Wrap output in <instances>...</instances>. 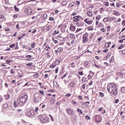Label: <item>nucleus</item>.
Segmentation results:
<instances>
[{"label": "nucleus", "instance_id": "1", "mask_svg": "<svg viewBox=\"0 0 125 125\" xmlns=\"http://www.w3.org/2000/svg\"><path fill=\"white\" fill-rule=\"evenodd\" d=\"M27 101H28V95L22 94L18 99V106H23Z\"/></svg>", "mask_w": 125, "mask_h": 125}, {"label": "nucleus", "instance_id": "2", "mask_svg": "<svg viewBox=\"0 0 125 125\" xmlns=\"http://www.w3.org/2000/svg\"><path fill=\"white\" fill-rule=\"evenodd\" d=\"M107 89L109 93H111V94H113V95H118L117 85H116L115 84H114L113 83H110V84H108L107 87Z\"/></svg>", "mask_w": 125, "mask_h": 125}, {"label": "nucleus", "instance_id": "3", "mask_svg": "<svg viewBox=\"0 0 125 125\" xmlns=\"http://www.w3.org/2000/svg\"><path fill=\"white\" fill-rule=\"evenodd\" d=\"M26 115L27 117H29L30 118L33 117V116H35V110H31L29 112H26Z\"/></svg>", "mask_w": 125, "mask_h": 125}, {"label": "nucleus", "instance_id": "4", "mask_svg": "<svg viewBox=\"0 0 125 125\" xmlns=\"http://www.w3.org/2000/svg\"><path fill=\"white\" fill-rule=\"evenodd\" d=\"M94 120L96 123H99L102 121V117L100 115H97L95 116Z\"/></svg>", "mask_w": 125, "mask_h": 125}, {"label": "nucleus", "instance_id": "5", "mask_svg": "<svg viewBox=\"0 0 125 125\" xmlns=\"http://www.w3.org/2000/svg\"><path fill=\"white\" fill-rule=\"evenodd\" d=\"M25 13L28 15H32L33 14V11L31 9V8H27L25 10Z\"/></svg>", "mask_w": 125, "mask_h": 125}, {"label": "nucleus", "instance_id": "6", "mask_svg": "<svg viewBox=\"0 0 125 125\" xmlns=\"http://www.w3.org/2000/svg\"><path fill=\"white\" fill-rule=\"evenodd\" d=\"M84 22H85V23H86V24H87L88 25H91V24H92V22H93V21L89 19H85L84 20Z\"/></svg>", "mask_w": 125, "mask_h": 125}, {"label": "nucleus", "instance_id": "7", "mask_svg": "<svg viewBox=\"0 0 125 125\" xmlns=\"http://www.w3.org/2000/svg\"><path fill=\"white\" fill-rule=\"evenodd\" d=\"M117 76H119V75H121L122 77L125 78V69H122L121 70V73L118 72L116 74Z\"/></svg>", "mask_w": 125, "mask_h": 125}, {"label": "nucleus", "instance_id": "8", "mask_svg": "<svg viewBox=\"0 0 125 125\" xmlns=\"http://www.w3.org/2000/svg\"><path fill=\"white\" fill-rule=\"evenodd\" d=\"M41 122L44 124H46V123H48V122H49V118H48V117L43 118V119Z\"/></svg>", "mask_w": 125, "mask_h": 125}, {"label": "nucleus", "instance_id": "9", "mask_svg": "<svg viewBox=\"0 0 125 125\" xmlns=\"http://www.w3.org/2000/svg\"><path fill=\"white\" fill-rule=\"evenodd\" d=\"M66 112L67 114H69V115H70L71 116H73V115H74V111L70 108H67L66 109Z\"/></svg>", "mask_w": 125, "mask_h": 125}, {"label": "nucleus", "instance_id": "10", "mask_svg": "<svg viewBox=\"0 0 125 125\" xmlns=\"http://www.w3.org/2000/svg\"><path fill=\"white\" fill-rule=\"evenodd\" d=\"M83 43H85L87 42H88V38L86 37V36H85V35H83Z\"/></svg>", "mask_w": 125, "mask_h": 125}, {"label": "nucleus", "instance_id": "11", "mask_svg": "<svg viewBox=\"0 0 125 125\" xmlns=\"http://www.w3.org/2000/svg\"><path fill=\"white\" fill-rule=\"evenodd\" d=\"M59 41H61V42L64 41V40H68V38L66 37L65 38L62 37V36H61V35H58L57 37Z\"/></svg>", "mask_w": 125, "mask_h": 125}, {"label": "nucleus", "instance_id": "12", "mask_svg": "<svg viewBox=\"0 0 125 125\" xmlns=\"http://www.w3.org/2000/svg\"><path fill=\"white\" fill-rule=\"evenodd\" d=\"M59 34V30L56 29L54 30V32L52 33L53 36H56V35H58Z\"/></svg>", "mask_w": 125, "mask_h": 125}, {"label": "nucleus", "instance_id": "13", "mask_svg": "<svg viewBox=\"0 0 125 125\" xmlns=\"http://www.w3.org/2000/svg\"><path fill=\"white\" fill-rule=\"evenodd\" d=\"M70 30V31H72L73 32L75 31L76 30V26L74 25H71Z\"/></svg>", "mask_w": 125, "mask_h": 125}, {"label": "nucleus", "instance_id": "14", "mask_svg": "<svg viewBox=\"0 0 125 125\" xmlns=\"http://www.w3.org/2000/svg\"><path fill=\"white\" fill-rule=\"evenodd\" d=\"M67 3L68 2L67 1H63L62 2L61 5H62V6H65L67 5Z\"/></svg>", "mask_w": 125, "mask_h": 125}, {"label": "nucleus", "instance_id": "15", "mask_svg": "<svg viewBox=\"0 0 125 125\" xmlns=\"http://www.w3.org/2000/svg\"><path fill=\"white\" fill-rule=\"evenodd\" d=\"M75 5V2H71V3H70L68 5V8H69V7H73V6H74Z\"/></svg>", "mask_w": 125, "mask_h": 125}, {"label": "nucleus", "instance_id": "16", "mask_svg": "<svg viewBox=\"0 0 125 125\" xmlns=\"http://www.w3.org/2000/svg\"><path fill=\"white\" fill-rule=\"evenodd\" d=\"M92 63H93L94 64V66L96 67V68H98V69H100V66L95 64V61H92Z\"/></svg>", "mask_w": 125, "mask_h": 125}, {"label": "nucleus", "instance_id": "17", "mask_svg": "<svg viewBox=\"0 0 125 125\" xmlns=\"http://www.w3.org/2000/svg\"><path fill=\"white\" fill-rule=\"evenodd\" d=\"M113 13L115 15H116V16H119L121 14H120V13H119V12H118L117 11H114Z\"/></svg>", "mask_w": 125, "mask_h": 125}, {"label": "nucleus", "instance_id": "18", "mask_svg": "<svg viewBox=\"0 0 125 125\" xmlns=\"http://www.w3.org/2000/svg\"><path fill=\"white\" fill-rule=\"evenodd\" d=\"M87 15L89 16V17H91L92 16V12L91 11H88L87 12Z\"/></svg>", "mask_w": 125, "mask_h": 125}, {"label": "nucleus", "instance_id": "19", "mask_svg": "<svg viewBox=\"0 0 125 125\" xmlns=\"http://www.w3.org/2000/svg\"><path fill=\"white\" fill-rule=\"evenodd\" d=\"M75 25H77V27H81L82 26V24L79 21L75 22Z\"/></svg>", "mask_w": 125, "mask_h": 125}, {"label": "nucleus", "instance_id": "20", "mask_svg": "<svg viewBox=\"0 0 125 125\" xmlns=\"http://www.w3.org/2000/svg\"><path fill=\"white\" fill-rule=\"evenodd\" d=\"M70 37L72 40H75V39H76V36H75V35L74 34H70Z\"/></svg>", "mask_w": 125, "mask_h": 125}, {"label": "nucleus", "instance_id": "21", "mask_svg": "<svg viewBox=\"0 0 125 125\" xmlns=\"http://www.w3.org/2000/svg\"><path fill=\"white\" fill-rule=\"evenodd\" d=\"M50 28H51V25H49L46 26V29L47 31H49V30H50Z\"/></svg>", "mask_w": 125, "mask_h": 125}, {"label": "nucleus", "instance_id": "22", "mask_svg": "<svg viewBox=\"0 0 125 125\" xmlns=\"http://www.w3.org/2000/svg\"><path fill=\"white\" fill-rule=\"evenodd\" d=\"M4 96L5 97H6L5 98L6 100H8V99L10 98V95L9 94H7V95H5Z\"/></svg>", "mask_w": 125, "mask_h": 125}, {"label": "nucleus", "instance_id": "23", "mask_svg": "<svg viewBox=\"0 0 125 125\" xmlns=\"http://www.w3.org/2000/svg\"><path fill=\"white\" fill-rule=\"evenodd\" d=\"M88 31H93V26L88 27Z\"/></svg>", "mask_w": 125, "mask_h": 125}, {"label": "nucleus", "instance_id": "24", "mask_svg": "<svg viewBox=\"0 0 125 125\" xmlns=\"http://www.w3.org/2000/svg\"><path fill=\"white\" fill-rule=\"evenodd\" d=\"M35 46H36V43L35 42H33L31 44V47H32V48H35Z\"/></svg>", "mask_w": 125, "mask_h": 125}, {"label": "nucleus", "instance_id": "25", "mask_svg": "<svg viewBox=\"0 0 125 125\" xmlns=\"http://www.w3.org/2000/svg\"><path fill=\"white\" fill-rule=\"evenodd\" d=\"M77 112H79V113H80L81 114H83V110H82V109H80V108H77Z\"/></svg>", "mask_w": 125, "mask_h": 125}, {"label": "nucleus", "instance_id": "26", "mask_svg": "<svg viewBox=\"0 0 125 125\" xmlns=\"http://www.w3.org/2000/svg\"><path fill=\"white\" fill-rule=\"evenodd\" d=\"M71 67H72V68H75V67H76V66L75 65V62H73L71 63Z\"/></svg>", "mask_w": 125, "mask_h": 125}, {"label": "nucleus", "instance_id": "27", "mask_svg": "<svg viewBox=\"0 0 125 125\" xmlns=\"http://www.w3.org/2000/svg\"><path fill=\"white\" fill-rule=\"evenodd\" d=\"M53 42H54V43H57L58 42V41L57 40H55L54 38L52 39Z\"/></svg>", "mask_w": 125, "mask_h": 125}, {"label": "nucleus", "instance_id": "28", "mask_svg": "<svg viewBox=\"0 0 125 125\" xmlns=\"http://www.w3.org/2000/svg\"><path fill=\"white\" fill-rule=\"evenodd\" d=\"M73 19H75L77 21H80V19H78L77 16L74 17Z\"/></svg>", "mask_w": 125, "mask_h": 125}, {"label": "nucleus", "instance_id": "29", "mask_svg": "<svg viewBox=\"0 0 125 125\" xmlns=\"http://www.w3.org/2000/svg\"><path fill=\"white\" fill-rule=\"evenodd\" d=\"M70 86H72V87L75 86V83L74 82H71L70 83Z\"/></svg>", "mask_w": 125, "mask_h": 125}, {"label": "nucleus", "instance_id": "30", "mask_svg": "<svg viewBox=\"0 0 125 125\" xmlns=\"http://www.w3.org/2000/svg\"><path fill=\"white\" fill-rule=\"evenodd\" d=\"M86 81V78L83 77L82 78V82H83V83H85Z\"/></svg>", "mask_w": 125, "mask_h": 125}, {"label": "nucleus", "instance_id": "31", "mask_svg": "<svg viewBox=\"0 0 125 125\" xmlns=\"http://www.w3.org/2000/svg\"><path fill=\"white\" fill-rule=\"evenodd\" d=\"M104 3L105 6H109V2H104Z\"/></svg>", "mask_w": 125, "mask_h": 125}, {"label": "nucleus", "instance_id": "32", "mask_svg": "<svg viewBox=\"0 0 125 125\" xmlns=\"http://www.w3.org/2000/svg\"><path fill=\"white\" fill-rule=\"evenodd\" d=\"M55 67H56V65L53 64H52L51 65H50V68H55Z\"/></svg>", "mask_w": 125, "mask_h": 125}, {"label": "nucleus", "instance_id": "33", "mask_svg": "<svg viewBox=\"0 0 125 125\" xmlns=\"http://www.w3.org/2000/svg\"><path fill=\"white\" fill-rule=\"evenodd\" d=\"M39 119H40L41 120V122H42L43 119V117L41 115L39 116Z\"/></svg>", "mask_w": 125, "mask_h": 125}, {"label": "nucleus", "instance_id": "34", "mask_svg": "<svg viewBox=\"0 0 125 125\" xmlns=\"http://www.w3.org/2000/svg\"><path fill=\"white\" fill-rule=\"evenodd\" d=\"M62 50H63V49H62V48H58V51H59V53H60V52H61V51H62Z\"/></svg>", "mask_w": 125, "mask_h": 125}, {"label": "nucleus", "instance_id": "35", "mask_svg": "<svg viewBox=\"0 0 125 125\" xmlns=\"http://www.w3.org/2000/svg\"><path fill=\"white\" fill-rule=\"evenodd\" d=\"M36 18H37V19H41V14H38V15L36 16Z\"/></svg>", "mask_w": 125, "mask_h": 125}, {"label": "nucleus", "instance_id": "36", "mask_svg": "<svg viewBox=\"0 0 125 125\" xmlns=\"http://www.w3.org/2000/svg\"><path fill=\"white\" fill-rule=\"evenodd\" d=\"M87 65H88V62H84V66L85 67H86V66H87Z\"/></svg>", "mask_w": 125, "mask_h": 125}, {"label": "nucleus", "instance_id": "37", "mask_svg": "<svg viewBox=\"0 0 125 125\" xmlns=\"http://www.w3.org/2000/svg\"><path fill=\"white\" fill-rule=\"evenodd\" d=\"M14 8H15V10L16 11H19V8H17V7H16V5H15Z\"/></svg>", "mask_w": 125, "mask_h": 125}, {"label": "nucleus", "instance_id": "38", "mask_svg": "<svg viewBox=\"0 0 125 125\" xmlns=\"http://www.w3.org/2000/svg\"><path fill=\"white\" fill-rule=\"evenodd\" d=\"M123 47L124 44H121V46L118 47V49H122V48H123Z\"/></svg>", "mask_w": 125, "mask_h": 125}, {"label": "nucleus", "instance_id": "39", "mask_svg": "<svg viewBox=\"0 0 125 125\" xmlns=\"http://www.w3.org/2000/svg\"><path fill=\"white\" fill-rule=\"evenodd\" d=\"M85 119L86 120H90V117L88 116V115H86L85 116Z\"/></svg>", "mask_w": 125, "mask_h": 125}, {"label": "nucleus", "instance_id": "40", "mask_svg": "<svg viewBox=\"0 0 125 125\" xmlns=\"http://www.w3.org/2000/svg\"><path fill=\"white\" fill-rule=\"evenodd\" d=\"M8 107V104H3V108H7Z\"/></svg>", "mask_w": 125, "mask_h": 125}, {"label": "nucleus", "instance_id": "41", "mask_svg": "<svg viewBox=\"0 0 125 125\" xmlns=\"http://www.w3.org/2000/svg\"><path fill=\"white\" fill-rule=\"evenodd\" d=\"M100 95L101 97H104V94L102 92H100Z\"/></svg>", "mask_w": 125, "mask_h": 125}, {"label": "nucleus", "instance_id": "42", "mask_svg": "<svg viewBox=\"0 0 125 125\" xmlns=\"http://www.w3.org/2000/svg\"><path fill=\"white\" fill-rule=\"evenodd\" d=\"M21 0H19V1H18V5H21V4H22V3H23V2H20V1H21Z\"/></svg>", "mask_w": 125, "mask_h": 125}, {"label": "nucleus", "instance_id": "43", "mask_svg": "<svg viewBox=\"0 0 125 125\" xmlns=\"http://www.w3.org/2000/svg\"><path fill=\"white\" fill-rule=\"evenodd\" d=\"M59 70V68L58 67H56L55 69V73L57 74L58 73V70Z\"/></svg>", "mask_w": 125, "mask_h": 125}, {"label": "nucleus", "instance_id": "44", "mask_svg": "<svg viewBox=\"0 0 125 125\" xmlns=\"http://www.w3.org/2000/svg\"><path fill=\"white\" fill-rule=\"evenodd\" d=\"M26 58H32V56L30 55H28L25 56Z\"/></svg>", "mask_w": 125, "mask_h": 125}, {"label": "nucleus", "instance_id": "45", "mask_svg": "<svg viewBox=\"0 0 125 125\" xmlns=\"http://www.w3.org/2000/svg\"><path fill=\"white\" fill-rule=\"evenodd\" d=\"M15 46V44H11L9 46V47H11V48H13V47H14Z\"/></svg>", "mask_w": 125, "mask_h": 125}, {"label": "nucleus", "instance_id": "46", "mask_svg": "<svg viewBox=\"0 0 125 125\" xmlns=\"http://www.w3.org/2000/svg\"><path fill=\"white\" fill-rule=\"evenodd\" d=\"M33 65V62H30L26 64V66H32Z\"/></svg>", "mask_w": 125, "mask_h": 125}, {"label": "nucleus", "instance_id": "47", "mask_svg": "<svg viewBox=\"0 0 125 125\" xmlns=\"http://www.w3.org/2000/svg\"><path fill=\"white\" fill-rule=\"evenodd\" d=\"M83 106H85V107H86L88 106V105H87V104H86V103H83Z\"/></svg>", "mask_w": 125, "mask_h": 125}, {"label": "nucleus", "instance_id": "48", "mask_svg": "<svg viewBox=\"0 0 125 125\" xmlns=\"http://www.w3.org/2000/svg\"><path fill=\"white\" fill-rule=\"evenodd\" d=\"M104 22H108V19L106 18H104L103 20Z\"/></svg>", "mask_w": 125, "mask_h": 125}, {"label": "nucleus", "instance_id": "49", "mask_svg": "<svg viewBox=\"0 0 125 125\" xmlns=\"http://www.w3.org/2000/svg\"><path fill=\"white\" fill-rule=\"evenodd\" d=\"M105 47H109V46H110V45H109V43H105Z\"/></svg>", "mask_w": 125, "mask_h": 125}, {"label": "nucleus", "instance_id": "50", "mask_svg": "<svg viewBox=\"0 0 125 125\" xmlns=\"http://www.w3.org/2000/svg\"><path fill=\"white\" fill-rule=\"evenodd\" d=\"M43 18H44V19H47V15L44 14V15H43Z\"/></svg>", "mask_w": 125, "mask_h": 125}, {"label": "nucleus", "instance_id": "51", "mask_svg": "<svg viewBox=\"0 0 125 125\" xmlns=\"http://www.w3.org/2000/svg\"><path fill=\"white\" fill-rule=\"evenodd\" d=\"M39 111V107H37L35 108V112H36V113H38V111Z\"/></svg>", "mask_w": 125, "mask_h": 125}, {"label": "nucleus", "instance_id": "52", "mask_svg": "<svg viewBox=\"0 0 125 125\" xmlns=\"http://www.w3.org/2000/svg\"><path fill=\"white\" fill-rule=\"evenodd\" d=\"M101 31H102V32H106V29L104 28H101Z\"/></svg>", "mask_w": 125, "mask_h": 125}, {"label": "nucleus", "instance_id": "53", "mask_svg": "<svg viewBox=\"0 0 125 125\" xmlns=\"http://www.w3.org/2000/svg\"><path fill=\"white\" fill-rule=\"evenodd\" d=\"M111 28V26H108L107 27V31H108V32H109V31H110V29Z\"/></svg>", "mask_w": 125, "mask_h": 125}, {"label": "nucleus", "instance_id": "54", "mask_svg": "<svg viewBox=\"0 0 125 125\" xmlns=\"http://www.w3.org/2000/svg\"><path fill=\"white\" fill-rule=\"evenodd\" d=\"M49 20H50V21H54V18H52V17H50L49 19Z\"/></svg>", "mask_w": 125, "mask_h": 125}, {"label": "nucleus", "instance_id": "55", "mask_svg": "<svg viewBox=\"0 0 125 125\" xmlns=\"http://www.w3.org/2000/svg\"><path fill=\"white\" fill-rule=\"evenodd\" d=\"M103 110V107H100L98 109L99 112H101Z\"/></svg>", "mask_w": 125, "mask_h": 125}, {"label": "nucleus", "instance_id": "56", "mask_svg": "<svg viewBox=\"0 0 125 125\" xmlns=\"http://www.w3.org/2000/svg\"><path fill=\"white\" fill-rule=\"evenodd\" d=\"M92 83H93V81H90L89 83V85H92Z\"/></svg>", "mask_w": 125, "mask_h": 125}, {"label": "nucleus", "instance_id": "57", "mask_svg": "<svg viewBox=\"0 0 125 125\" xmlns=\"http://www.w3.org/2000/svg\"><path fill=\"white\" fill-rule=\"evenodd\" d=\"M39 92H40V93L42 95H44V93L43 92V91H39Z\"/></svg>", "mask_w": 125, "mask_h": 125}, {"label": "nucleus", "instance_id": "58", "mask_svg": "<svg viewBox=\"0 0 125 125\" xmlns=\"http://www.w3.org/2000/svg\"><path fill=\"white\" fill-rule=\"evenodd\" d=\"M34 76L35 77V78H36V79H37V78H39V74H36L34 75Z\"/></svg>", "mask_w": 125, "mask_h": 125}, {"label": "nucleus", "instance_id": "59", "mask_svg": "<svg viewBox=\"0 0 125 125\" xmlns=\"http://www.w3.org/2000/svg\"><path fill=\"white\" fill-rule=\"evenodd\" d=\"M119 42H120V43H123V42H124V40H120L119 41Z\"/></svg>", "mask_w": 125, "mask_h": 125}, {"label": "nucleus", "instance_id": "60", "mask_svg": "<svg viewBox=\"0 0 125 125\" xmlns=\"http://www.w3.org/2000/svg\"><path fill=\"white\" fill-rule=\"evenodd\" d=\"M79 75H80V76H83V71L79 72Z\"/></svg>", "mask_w": 125, "mask_h": 125}, {"label": "nucleus", "instance_id": "61", "mask_svg": "<svg viewBox=\"0 0 125 125\" xmlns=\"http://www.w3.org/2000/svg\"><path fill=\"white\" fill-rule=\"evenodd\" d=\"M76 4H77V5H80V4L81 3V2H80V1L77 0V1H76Z\"/></svg>", "mask_w": 125, "mask_h": 125}, {"label": "nucleus", "instance_id": "62", "mask_svg": "<svg viewBox=\"0 0 125 125\" xmlns=\"http://www.w3.org/2000/svg\"><path fill=\"white\" fill-rule=\"evenodd\" d=\"M78 98L80 99V100H83V97L81 96H78Z\"/></svg>", "mask_w": 125, "mask_h": 125}, {"label": "nucleus", "instance_id": "63", "mask_svg": "<svg viewBox=\"0 0 125 125\" xmlns=\"http://www.w3.org/2000/svg\"><path fill=\"white\" fill-rule=\"evenodd\" d=\"M44 49H45V50L46 51H48V49H48V48L47 47V45H46V46H45Z\"/></svg>", "mask_w": 125, "mask_h": 125}, {"label": "nucleus", "instance_id": "64", "mask_svg": "<svg viewBox=\"0 0 125 125\" xmlns=\"http://www.w3.org/2000/svg\"><path fill=\"white\" fill-rule=\"evenodd\" d=\"M122 54H124V55H125V50H122Z\"/></svg>", "mask_w": 125, "mask_h": 125}]
</instances>
